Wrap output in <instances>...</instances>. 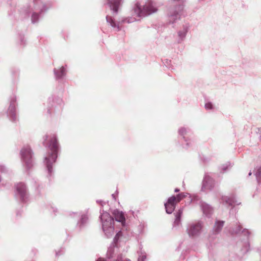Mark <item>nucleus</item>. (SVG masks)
Wrapping results in <instances>:
<instances>
[{
  "label": "nucleus",
  "mask_w": 261,
  "mask_h": 261,
  "mask_svg": "<svg viewBox=\"0 0 261 261\" xmlns=\"http://www.w3.org/2000/svg\"><path fill=\"white\" fill-rule=\"evenodd\" d=\"M220 203L226 206H232L234 204L239 205L240 202H238L234 195L230 196H222L220 199Z\"/></svg>",
  "instance_id": "a211bd4d"
},
{
  "label": "nucleus",
  "mask_w": 261,
  "mask_h": 261,
  "mask_svg": "<svg viewBox=\"0 0 261 261\" xmlns=\"http://www.w3.org/2000/svg\"><path fill=\"white\" fill-rule=\"evenodd\" d=\"M106 20L107 22L110 24L114 29H115V31H119L120 30L119 25L117 24V23L115 21L112 16L107 15L106 16Z\"/></svg>",
  "instance_id": "393cba45"
},
{
  "label": "nucleus",
  "mask_w": 261,
  "mask_h": 261,
  "mask_svg": "<svg viewBox=\"0 0 261 261\" xmlns=\"http://www.w3.org/2000/svg\"><path fill=\"white\" fill-rule=\"evenodd\" d=\"M183 210L180 208L174 213L175 220L173 222V226L174 227H178L181 225V217L182 214Z\"/></svg>",
  "instance_id": "b1692460"
},
{
  "label": "nucleus",
  "mask_w": 261,
  "mask_h": 261,
  "mask_svg": "<svg viewBox=\"0 0 261 261\" xmlns=\"http://www.w3.org/2000/svg\"><path fill=\"white\" fill-rule=\"evenodd\" d=\"M43 145L48 148V152L44 158V164L47 172L46 176L50 180L54 175L53 165L58 157L59 144L56 134L46 135L43 137Z\"/></svg>",
  "instance_id": "f257e3e1"
},
{
  "label": "nucleus",
  "mask_w": 261,
  "mask_h": 261,
  "mask_svg": "<svg viewBox=\"0 0 261 261\" xmlns=\"http://www.w3.org/2000/svg\"><path fill=\"white\" fill-rule=\"evenodd\" d=\"M202 228L203 224L201 221H193L187 224L186 232L190 238H195L201 234Z\"/></svg>",
  "instance_id": "9d476101"
},
{
  "label": "nucleus",
  "mask_w": 261,
  "mask_h": 261,
  "mask_svg": "<svg viewBox=\"0 0 261 261\" xmlns=\"http://www.w3.org/2000/svg\"><path fill=\"white\" fill-rule=\"evenodd\" d=\"M113 214L115 220L120 222L122 226H124L125 225V218L123 213L118 210H115L113 212Z\"/></svg>",
  "instance_id": "4be33fe9"
},
{
  "label": "nucleus",
  "mask_w": 261,
  "mask_h": 261,
  "mask_svg": "<svg viewBox=\"0 0 261 261\" xmlns=\"http://www.w3.org/2000/svg\"><path fill=\"white\" fill-rule=\"evenodd\" d=\"M2 181V179H1V177L0 176V182H1Z\"/></svg>",
  "instance_id": "ea45409f"
},
{
  "label": "nucleus",
  "mask_w": 261,
  "mask_h": 261,
  "mask_svg": "<svg viewBox=\"0 0 261 261\" xmlns=\"http://www.w3.org/2000/svg\"><path fill=\"white\" fill-rule=\"evenodd\" d=\"M251 174H252V172L251 171H250L249 174H248V175L250 176V175H251Z\"/></svg>",
  "instance_id": "e433bc0d"
},
{
  "label": "nucleus",
  "mask_w": 261,
  "mask_h": 261,
  "mask_svg": "<svg viewBox=\"0 0 261 261\" xmlns=\"http://www.w3.org/2000/svg\"><path fill=\"white\" fill-rule=\"evenodd\" d=\"M179 191V189H178V188H176V189H175V190H174V192H176V193H177V192H178Z\"/></svg>",
  "instance_id": "c9c22d12"
},
{
  "label": "nucleus",
  "mask_w": 261,
  "mask_h": 261,
  "mask_svg": "<svg viewBox=\"0 0 261 261\" xmlns=\"http://www.w3.org/2000/svg\"><path fill=\"white\" fill-rule=\"evenodd\" d=\"M0 172L2 174H5L9 172V169L4 164H0Z\"/></svg>",
  "instance_id": "7c9ffc66"
},
{
  "label": "nucleus",
  "mask_w": 261,
  "mask_h": 261,
  "mask_svg": "<svg viewBox=\"0 0 261 261\" xmlns=\"http://www.w3.org/2000/svg\"><path fill=\"white\" fill-rule=\"evenodd\" d=\"M136 20H137V19L134 17H127L123 18L121 19V22H122V23H130L136 21Z\"/></svg>",
  "instance_id": "cd10ccee"
},
{
  "label": "nucleus",
  "mask_w": 261,
  "mask_h": 261,
  "mask_svg": "<svg viewBox=\"0 0 261 261\" xmlns=\"http://www.w3.org/2000/svg\"><path fill=\"white\" fill-rule=\"evenodd\" d=\"M190 24L188 22H185L179 30L177 32L178 43L183 41L186 37L187 34L190 30Z\"/></svg>",
  "instance_id": "6ab92c4d"
},
{
  "label": "nucleus",
  "mask_w": 261,
  "mask_h": 261,
  "mask_svg": "<svg viewBox=\"0 0 261 261\" xmlns=\"http://www.w3.org/2000/svg\"><path fill=\"white\" fill-rule=\"evenodd\" d=\"M200 207L204 215L207 217L211 216L213 212V208L210 205L204 202H201Z\"/></svg>",
  "instance_id": "412c9836"
},
{
  "label": "nucleus",
  "mask_w": 261,
  "mask_h": 261,
  "mask_svg": "<svg viewBox=\"0 0 261 261\" xmlns=\"http://www.w3.org/2000/svg\"><path fill=\"white\" fill-rule=\"evenodd\" d=\"M120 22L122 23V22H121V20H120V22H118V23H117V24L119 25V23H120Z\"/></svg>",
  "instance_id": "58836bf2"
},
{
  "label": "nucleus",
  "mask_w": 261,
  "mask_h": 261,
  "mask_svg": "<svg viewBox=\"0 0 261 261\" xmlns=\"http://www.w3.org/2000/svg\"><path fill=\"white\" fill-rule=\"evenodd\" d=\"M16 194L19 197L22 202H26L28 198V189L25 185L19 182L16 185Z\"/></svg>",
  "instance_id": "2eb2a0df"
},
{
  "label": "nucleus",
  "mask_w": 261,
  "mask_h": 261,
  "mask_svg": "<svg viewBox=\"0 0 261 261\" xmlns=\"http://www.w3.org/2000/svg\"><path fill=\"white\" fill-rule=\"evenodd\" d=\"M112 197L113 198V199H114V200H116V196H115V194H113L112 195Z\"/></svg>",
  "instance_id": "f704fd0d"
},
{
  "label": "nucleus",
  "mask_w": 261,
  "mask_h": 261,
  "mask_svg": "<svg viewBox=\"0 0 261 261\" xmlns=\"http://www.w3.org/2000/svg\"><path fill=\"white\" fill-rule=\"evenodd\" d=\"M97 202L100 203L101 205H103V203H104L101 200H97Z\"/></svg>",
  "instance_id": "72a5a7b5"
},
{
  "label": "nucleus",
  "mask_w": 261,
  "mask_h": 261,
  "mask_svg": "<svg viewBox=\"0 0 261 261\" xmlns=\"http://www.w3.org/2000/svg\"><path fill=\"white\" fill-rule=\"evenodd\" d=\"M255 175L258 183L261 184V166L256 168Z\"/></svg>",
  "instance_id": "a878e982"
},
{
  "label": "nucleus",
  "mask_w": 261,
  "mask_h": 261,
  "mask_svg": "<svg viewBox=\"0 0 261 261\" xmlns=\"http://www.w3.org/2000/svg\"><path fill=\"white\" fill-rule=\"evenodd\" d=\"M174 2L181 3L178 6L175 7V8L170 11L168 15L169 23L173 24L176 20L179 19L182 15H184L183 5L184 2L186 0H173Z\"/></svg>",
  "instance_id": "1a4fd4ad"
},
{
  "label": "nucleus",
  "mask_w": 261,
  "mask_h": 261,
  "mask_svg": "<svg viewBox=\"0 0 261 261\" xmlns=\"http://www.w3.org/2000/svg\"><path fill=\"white\" fill-rule=\"evenodd\" d=\"M178 133L179 136L181 137L180 139L181 140V146L184 148L187 149L194 145V141L188 138V137L192 134L190 128L181 127L178 129Z\"/></svg>",
  "instance_id": "6e6552de"
},
{
  "label": "nucleus",
  "mask_w": 261,
  "mask_h": 261,
  "mask_svg": "<svg viewBox=\"0 0 261 261\" xmlns=\"http://www.w3.org/2000/svg\"><path fill=\"white\" fill-rule=\"evenodd\" d=\"M224 221L222 220H217L214 224L213 232L214 234L219 233L224 226Z\"/></svg>",
  "instance_id": "5701e85b"
},
{
  "label": "nucleus",
  "mask_w": 261,
  "mask_h": 261,
  "mask_svg": "<svg viewBox=\"0 0 261 261\" xmlns=\"http://www.w3.org/2000/svg\"><path fill=\"white\" fill-rule=\"evenodd\" d=\"M100 219L102 224V229L106 238H110L114 233V223L113 218L107 212H103Z\"/></svg>",
  "instance_id": "423d86ee"
},
{
  "label": "nucleus",
  "mask_w": 261,
  "mask_h": 261,
  "mask_svg": "<svg viewBox=\"0 0 261 261\" xmlns=\"http://www.w3.org/2000/svg\"><path fill=\"white\" fill-rule=\"evenodd\" d=\"M48 208L49 211L53 212L55 215L58 213V209L56 207L53 205H49L48 207Z\"/></svg>",
  "instance_id": "473e14b6"
},
{
  "label": "nucleus",
  "mask_w": 261,
  "mask_h": 261,
  "mask_svg": "<svg viewBox=\"0 0 261 261\" xmlns=\"http://www.w3.org/2000/svg\"><path fill=\"white\" fill-rule=\"evenodd\" d=\"M146 227V224L145 222H141L137 226V231L139 234H142L144 232V229Z\"/></svg>",
  "instance_id": "c85d7f7f"
},
{
  "label": "nucleus",
  "mask_w": 261,
  "mask_h": 261,
  "mask_svg": "<svg viewBox=\"0 0 261 261\" xmlns=\"http://www.w3.org/2000/svg\"><path fill=\"white\" fill-rule=\"evenodd\" d=\"M7 115L10 120L16 122L18 120L16 114V97L13 95L10 98V105L7 112Z\"/></svg>",
  "instance_id": "ddd939ff"
},
{
  "label": "nucleus",
  "mask_w": 261,
  "mask_h": 261,
  "mask_svg": "<svg viewBox=\"0 0 261 261\" xmlns=\"http://www.w3.org/2000/svg\"><path fill=\"white\" fill-rule=\"evenodd\" d=\"M187 194L180 193L177 194L176 196L170 197L164 204L166 213L169 214H171L175 210L176 204L185 198Z\"/></svg>",
  "instance_id": "9b49d317"
},
{
  "label": "nucleus",
  "mask_w": 261,
  "mask_h": 261,
  "mask_svg": "<svg viewBox=\"0 0 261 261\" xmlns=\"http://www.w3.org/2000/svg\"><path fill=\"white\" fill-rule=\"evenodd\" d=\"M232 166V165L230 162H227V163L221 165V166L220 167L221 172H226Z\"/></svg>",
  "instance_id": "bb28decb"
},
{
  "label": "nucleus",
  "mask_w": 261,
  "mask_h": 261,
  "mask_svg": "<svg viewBox=\"0 0 261 261\" xmlns=\"http://www.w3.org/2000/svg\"><path fill=\"white\" fill-rule=\"evenodd\" d=\"M122 3V0H107L105 5H108L112 11V14L116 15L118 13V10L121 6Z\"/></svg>",
  "instance_id": "f3484780"
},
{
  "label": "nucleus",
  "mask_w": 261,
  "mask_h": 261,
  "mask_svg": "<svg viewBox=\"0 0 261 261\" xmlns=\"http://www.w3.org/2000/svg\"><path fill=\"white\" fill-rule=\"evenodd\" d=\"M236 226L234 227H229V232L232 234H237L241 233L242 236H244L246 239L245 241L242 243V247L241 248V253L242 255L246 253L249 250L250 244L249 242V237L251 234V232L247 229H244L242 230V226L239 221H236L235 222Z\"/></svg>",
  "instance_id": "39448f33"
},
{
  "label": "nucleus",
  "mask_w": 261,
  "mask_h": 261,
  "mask_svg": "<svg viewBox=\"0 0 261 261\" xmlns=\"http://www.w3.org/2000/svg\"><path fill=\"white\" fill-rule=\"evenodd\" d=\"M49 106L47 107V112L48 115L51 114V108L57 109V111H60L63 109V102L62 99L59 97H49L48 99Z\"/></svg>",
  "instance_id": "4468645a"
},
{
  "label": "nucleus",
  "mask_w": 261,
  "mask_h": 261,
  "mask_svg": "<svg viewBox=\"0 0 261 261\" xmlns=\"http://www.w3.org/2000/svg\"><path fill=\"white\" fill-rule=\"evenodd\" d=\"M72 215H73V217H80V219L77 221L76 224V228L79 230H82L84 229L89 224V216L88 212H84L81 213H72V214H70V215L72 216Z\"/></svg>",
  "instance_id": "f8f14e48"
},
{
  "label": "nucleus",
  "mask_w": 261,
  "mask_h": 261,
  "mask_svg": "<svg viewBox=\"0 0 261 261\" xmlns=\"http://www.w3.org/2000/svg\"><path fill=\"white\" fill-rule=\"evenodd\" d=\"M54 73L56 80L60 81L63 80L66 75V69L64 66L54 69Z\"/></svg>",
  "instance_id": "aec40b11"
},
{
  "label": "nucleus",
  "mask_w": 261,
  "mask_h": 261,
  "mask_svg": "<svg viewBox=\"0 0 261 261\" xmlns=\"http://www.w3.org/2000/svg\"><path fill=\"white\" fill-rule=\"evenodd\" d=\"M59 255H60V253L59 252H56L57 256Z\"/></svg>",
  "instance_id": "4c0bfd02"
},
{
  "label": "nucleus",
  "mask_w": 261,
  "mask_h": 261,
  "mask_svg": "<svg viewBox=\"0 0 261 261\" xmlns=\"http://www.w3.org/2000/svg\"><path fill=\"white\" fill-rule=\"evenodd\" d=\"M260 140H261V136L260 137Z\"/></svg>",
  "instance_id": "a19ab883"
},
{
  "label": "nucleus",
  "mask_w": 261,
  "mask_h": 261,
  "mask_svg": "<svg viewBox=\"0 0 261 261\" xmlns=\"http://www.w3.org/2000/svg\"><path fill=\"white\" fill-rule=\"evenodd\" d=\"M157 10L155 4L151 0H146L145 2H137L133 8L134 13L140 17L149 15L156 12Z\"/></svg>",
  "instance_id": "20e7f679"
},
{
  "label": "nucleus",
  "mask_w": 261,
  "mask_h": 261,
  "mask_svg": "<svg viewBox=\"0 0 261 261\" xmlns=\"http://www.w3.org/2000/svg\"><path fill=\"white\" fill-rule=\"evenodd\" d=\"M51 6L52 4L50 2L44 3L41 0H29L20 12L27 17L31 16L32 22L35 23Z\"/></svg>",
  "instance_id": "f03ea898"
},
{
  "label": "nucleus",
  "mask_w": 261,
  "mask_h": 261,
  "mask_svg": "<svg viewBox=\"0 0 261 261\" xmlns=\"http://www.w3.org/2000/svg\"><path fill=\"white\" fill-rule=\"evenodd\" d=\"M33 152L29 145H24L20 151L21 161L27 170L31 169L34 165Z\"/></svg>",
  "instance_id": "0eeeda50"
},
{
  "label": "nucleus",
  "mask_w": 261,
  "mask_h": 261,
  "mask_svg": "<svg viewBox=\"0 0 261 261\" xmlns=\"http://www.w3.org/2000/svg\"><path fill=\"white\" fill-rule=\"evenodd\" d=\"M125 232L123 230L118 231L111 246L108 248L107 253V258H98L96 261H131L128 259H122L121 255L118 252V248L124 244L126 238Z\"/></svg>",
  "instance_id": "7ed1b4c3"
},
{
  "label": "nucleus",
  "mask_w": 261,
  "mask_h": 261,
  "mask_svg": "<svg viewBox=\"0 0 261 261\" xmlns=\"http://www.w3.org/2000/svg\"><path fill=\"white\" fill-rule=\"evenodd\" d=\"M215 185L214 180L208 174H205L202 182L201 191L212 190Z\"/></svg>",
  "instance_id": "dca6fc26"
},
{
  "label": "nucleus",
  "mask_w": 261,
  "mask_h": 261,
  "mask_svg": "<svg viewBox=\"0 0 261 261\" xmlns=\"http://www.w3.org/2000/svg\"><path fill=\"white\" fill-rule=\"evenodd\" d=\"M138 254L139 256L138 261H144L146 257V253L140 250L138 251Z\"/></svg>",
  "instance_id": "c756f323"
},
{
  "label": "nucleus",
  "mask_w": 261,
  "mask_h": 261,
  "mask_svg": "<svg viewBox=\"0 0 261 261\" xmlns=\"http://www.w3.org/2000/svg\"><path fill=\"white\" fill-rule=\"evenodd\" d=\"M204 107L206 110H213L214 109V106L211 102L205 103Z\"/></svg>",
  "instance_id": "2f4dec72"
}]
</instances>
